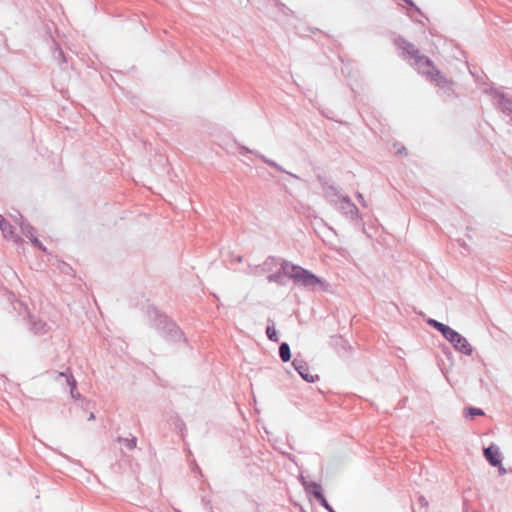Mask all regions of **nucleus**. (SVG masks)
Listing matches in <instances>:
<instances>
[{
	"label": "nucleus",
	"mask_w": 512,
	"mask_h": 512,
	"mask_svg": "<svg viewBox=\"0 0 512 512\" xmlns=\"http://www.w3.org/2000/svg\"><path fill=\"white\" fill-rule=\"evenodd\" d=\"M69 384L72 386V390L75 388L76 386V382L74 379H71V380H68Z\"/></svg>",
	"instance_id": "2eb2a0df"
},
{
	"label": "nucleus",
	"mask_w": 512,
	"mask_h": 512,
	"mask_svg": "<svg viewBox=\"0 0 512 512\" xmlns=\"http://www.w3.org/2000/svg\"><path fill=\"white\" fill-rule=\"evenodd\" d=\"M412 58L415 60V65L417 67V70L424 76H426L430 81L434 82L435 84L439 86H445L448 84V80L445 78V76L439 71L433 62L425 57L419 54L418 51L410 52Z\"/></svg>",
	"instance_id": "f257e3e1"
},
{
	"label": "nucleus",
	"mask_w": 512,
	"mask_h": 512,
	"mask_svg": "<svg viewBox=\"0 0 512 512\" xmlns=\"http://www.w3.org/2000/svg\"><path fill=\"white\" fill-rule=\"evenodd\" d=\"M465 415L471 416V417L482 416V415H484V412L481 409L469 407V408L465 409Z\"/></svg>",
	"instance_id": "9d476101"
},
{
	"label": "nucleus",
	"mask_w": 512,
	"mask_h": 512,
	"mask_svg": "<svg viewBox=\"0 0 512 512\" xmlns=\"http://www.w3.org/2000/svg\"><path fill=\"white\" fill-rule=\"evenodd\" d=\"M127 446L130 449L134 448L136 446V440L135 439L129 440Z\"/></svg>",
	"instance_id": "ddd939ff"
},
{
	"label": "nucleus",
	"mask_w": 512,
	"mask_h": 512,
	"mask_svg": "<svg viewBox=\"0 0 512 512\" xmlns=\"http://www.w3.org/2000/svg\"><path fill=\"white\" fill-rule=\"evenodd\" d=\"M315 496L323 503V505L326 507V508H329L328 507V504L326 502V499L324 498L323 494L321 492H315Z\"/></svg>",
	"instance_id": "f8f14e48"
},
{
	"label": "nucleus",
	"mask_w": 512,
	"mask_h": 512,
	"mask_svg": "<svg viewBox=\"0 0 512 512\" xmlns=\"http://www.w3.org/2000/svg\"><path fill=\"white\" fill-rule=\"evenodd\" d=\"M0 229L5 239L12 240L15 243L21 242L20 237L14 233L11 224L2 215H0Z\"/></svg>",
	"instance_id": "39448f33"
},
{
	"label": "nucleus",
	"mask_w": 512,
	"mask_h": 512,
	"mask_svg": "<svg viewBox=\"0 0 512 512\" xmlns=\"http://www.w3.org/2000/svg\"><path fill=\"white\" fill-rule=\"evenodd\" d=\"M484 455L487 461L494 467L501 466L500 452L495 446H490L484 449Z\"/></svg>",
	"instance_id": "423d86ee"
},
{
	"label": "nucleus",
	"mask_w": 512,
	"mask_h": 512,
	"mask_svg": "<svg viewBox=\"0 0 512 512\" xmlns=\"http://www.w3.org/2000/svg\"><path fill=\"white\" fill-rule=\"evenodd\" d=\"M282 271L286 276L304 286H323V282L320 278L302 267L295 266L290 263H284L282 265Z\"/></svg>",
	"instance_id": "f03ea898"
},
{
	"label": "nucleus",
	"mask_w": 512,
	"mask_h": 512,
	"mask_svg": "<svg viewBox=\"0 0 512 512\" xmlns=\"http://www.w3.org/2000/svg\"><path fill=\"white\" fill-rule=\"evenodd\" d=\"M445 339L448 340L457 351L466 355L472 354L473 348L471 344L465 337H463L457 331L451 329L447 336L445 337Z\"/></svg>",
	"instance_id": "7ed1b4c3"
},
{
	"label": "nucleus",
	"mask_w": 512,
	"mask_h": 512,
	"mask_svg": "<svg viewBox=\"0 0 512 512\" xmlns=\"http://www.w3.org/2000/svg\"><path fill=\"white\" fill-rule=\"evenodd\" d=\"M268 280H269L270 282H272V281H277V280H278V276H277V275H271V276H269V277H268Z\"/></svg>",
	"instance_id": "4468645a"
},
{
	"label": "nucleus",
	"mask_w": 512,
	"mask_h": 512,
	"mask_svg": "<svg viewBox=\"0 0 512 512\" xmlns=\"http://www.w3.org/2000/svg\"><path fill=\"white\" fill-rule=\"evenodd\" d=\"M428 324L431 325L432 327H434L435 329H437L438 331H440L444 337H446L447 334L449 333V331L452 329L449 326H447L443 323H440L434 319H430L428 321Z\"/></svg>",
	"instance_id": "6e6552de"
},
{
	"label": "nucleus",
	"mask_w": 512,
	"mask_h": 512,
	"mask_svg": "<svg viewBox=\"0 0 512 512\" xmlns=\"http://www.w3.org/2000/svg\"><path fill=\"white\" fill-rule=\"evenodd\" d=\"M266 334L271 341L278 342L279 338L277 335V331L274 327H272V326L267 327Z\"/></svg>",
	"instance_id": "9b49d317"
},
{
	"label": "nucleus",
	"mask_w": 512,
	"mask_h": 512,
	"mask_svg": "<svg viewBox=\"0 0 512 512\" xmlns=\"http://www.w3.org/2000/svg\"><path fill=\"white\" fill-rule=\"evenodd\" d=\"M19 225H20L21 232H22L26 237H28V238L30 239V241H31L34 245H36V246H38V247L42 248L41 243L39 242V240H38V239H37V237H36V231H35L34 227H32L29 223H26V222H24V221H21V222L19 223Z\"/></svg>",
	"instance_id": "0eeeda50"
},
{
	"label": "nucleus",
	"mask_w": 512,
	"mask_h": 512,
	"mask_svg": "<svg viewBox=\"0 0 512 512\" xmlns=\"http://www.w3.org/2000/svg\"><path fill=\"white\" fill-rule=\"evenodd\" d=\"M279 354L282 361L287 362L291 358L290 347L287 343H282L279 348Z\"/></svg>",
	"instance_id": "1a4fd4ad"
},
{
	"label": "nucleus",
	"mask_w": 512,
	"mask_h": 512,
	"mask_svg": "<svg viewBox=\"0 0 512 512\" xmlns=\"http://www.w3.org/2000/svg\"><path fill=\"white\" fill-rule=\"evenodd\" d=\"M294 368L298 371V373L301 375V377L308 381V382H314L315 376L310 371L309 366L307 363L303 360L295 359L293 361Z\"/></svg>",
	"instance_id": "20e7f679"
}]
</instances>
